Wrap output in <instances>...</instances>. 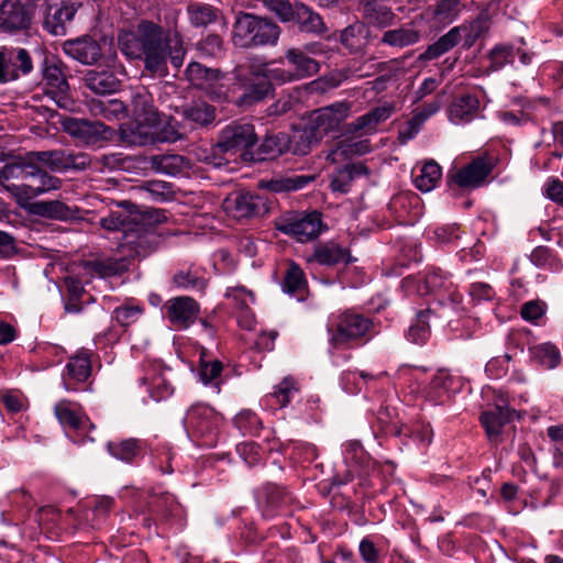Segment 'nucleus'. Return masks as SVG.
<instances>
[{
	"instance_id": "1",
	"label": "nucleus",
	"mask_w": 563,
	"mask_h": 563,
	"mask_svg": "<svg viewBox=\"0 0 563 563\" xmlns=\"http://www.w3.org/2000/svg\"><path fill=\"white\" fill-rule=\"evenodd\" d=\"M176 23V15L168 27L143 19L133 29L119 33V48L128 59L142 60L144 69L152 75L164 77L168 74L167 63L178 70L187 54Z\"/></svg>"
},
{
	"instance_id": "2",
	"label": "nucleus",
	"mask_w": 563,
	"mask_h": 563,
	"mask_svg": "<svg viewBox=\"0 0 563 563\" xmlns=\"http://www.w3.org/2000/svg\"><path fill=\"white\" fill-rule=\"evenodd\" d=\"M350 107L339 102L314 110L302 129L294 130L288 136V152L294 155H307L324 135L336 130L347 117Z\"/></svg>"
},
{
	"instance_id": "3",
	"label": "nucleus",
	"mask_w": 563,
	"mask_h": 563,
	"mask_svg": "<svg viewBox=\"0 0 563 563\" xmlns=\"http://www.w3.org/2000/svg\"><path fill=\"white\" fill-rule=\"evenodd\" d=\"M280 33V26L273 19L238 11L232 24L231 42L235 47L243 49L275 46Z\"/></svg>"
},
{
	"instance_id": "4",
	"label": "nucleus",
	"mask_w": 563,
	"mask_h": 563,
	"mask_svg": "<svg viewBox=\"0 0 563 563\" xmlns=\"http://www.w3.org/2000/svg\"><path fill=\"white\" fill-rule=\"evenodd\" d=\"M222 416L208 405L191 406L184 424L188 435L200 445L212 448L217 444Z\"/></svg>"
},
{
	"instance_id": "5",
	"label": "nucleus",
	"mask_w": 563,
	"mask_h": 563,
	"mask_svg": "<svg viewBox=\"0 0 563 563\" xmlns=\"http://www.w3.org/2000/svg\"><path fill=\"white\" fill-rule=\"evenodd\" d=\"M162 242L163 236L156 228L134 222L121 235L117 252L131 264V261L145 258L157 251Z\"/></svg>"
},
{
	"instance_id": "6",
	"label": "nucleus",
	"mask_w": 563,
	"mask_h": 563,
	"mask_svg": "<svg viewBox=\"0 0 563 563\" xmlns=\"http://www.w3.org/2000/svg\"><path fill=\"white\" fill-rule=\"evenodd\" d=\"M330 342L343 347L365 338L373 329V321L362 313L346 310L329 322Z\"/></svg>"
},
{
	"instance_id": "7",
	"label": "nucleus",
	"mask_w": 563,
	"mask_h": 563,
	"mask_svg": "<svg viewBox=\"0 0 563 563\" xmlns=\"http://www.w3.org/2000/svg\"><path fill=\"white\" fill-rule=\"evenodd\" d=\"M319 68V63L300 48H288L285 55L277 59V70H274L276 85L280 86L314 76Z\"/></svg>"
},
{
	"instance_id": "8",
	"label": "nucleus",
	"mask_w": 563,
	"mask_h": 563,
	"mask_svg": "<svg viewBox=\"0 0 563 563\" xmlns=\"http://www.w3.org/2000/svg\"><path fill=\"white\" fill-rule=\"evenodd\" d=\"M424 294H433L434 298L429 306L438 311L448 313L456 311L462 302V295L453 282L441 269L429 271L423 278Z\"/></svg>"
},
{
	"instance_id": "9",
	"label": "nucleus",
	"mask_w": 563,
	"mask_h": 563,
	"mask_svg": "<svg viewBox=\"0 0 563 563\" xmlns=\"http://www.w3.org/2000/svg\"><path fill=\"white\" fill-rule=\"evenodd\" d=\"M322 227V214L317 210L288 212L276 221V229L279 232L290 235L301 243L318 238Z\"/></svg>"
},
{
	"instance_id": "10",
	"label": "nucleus",
	"mask_w": 563,
	"mask_h": 563,
	"mask_svg": "<svg viewBox=\"0 0 563 563\" xmlns=\"http://www.w3.org/2000/svg\"><path fill=\"white\" fill-rule=\"evenodd\" d=\"M25 175L23 184L10 186L11 195L19 205H23L41 195L57 190L62 187V179L49 175L45 169L40 168L33 162Z\"/></svg>"
},
{
	"instance_id": "11",
	"label": "nucleus",
	"mask_w": 563,
	"mask_h": 563,
	"mask_svg": "<svg viewBox=\"0 0 563 563\" xmlns=\"http://www.w3.org/2000/svg\"><path fill=\"white\" fill-rule=\"evenodd\" d=\"M35 14L31 0H3L0 3V31L8 34L27 32Z\"/></svg>"
},
{
	"instance_id": "12",
	"label": "nucleus",
	"mask_w": 563,
	"mask_h": 563,
	"mask_svg": "<svg viewBox=\"0 0 563 563\" xmlns=\"http://www.w3.org/2000/svg\"><path fill=\"white\" fill-rule=\"evenodd\" d=\"M257 143L254 125L244 121H232L219 133L216 147L221 153L238 154L249 151Z\"/></svg>"
},
{
	"instance_id": "13",
	"label": "nucleus",
	"mask_w": 563,
	"mask_h": 563,
	"mask_svg": "<svg viewBox=\"0 0 563 563\" xmlns=\"http://www.w3.org/2000/svg\"><path fill=\"white\" fill-rule=\"evenodd\" d=\"M30 157L47 165L53 172L85 170L90 167L91 158L87 153L69 150L31 152Z\"/></svg>"
},
{
	"instance_id": "14",
	"label": "nucleus",
	"mask_w": 563,
	"mask_h": 563,
	"mask_svg": "<svg viewBox=\"0 0 563 563\" xmlns=\"http://www.w3.org/2000/svg\"><path fill=\"white\" fill-rule=\"evenodd\" d=\"M32 70L33 62L27 49L19 46H0V84L16 80Z\"/></svg>"
},
{
	"instance_id": "15",
	"label": "nucleus",
	"mask_w": 563,
	"mask_h": 563,
	"mask_svg": "<svg viewBox=\"0 0 563 563\" xmlns=\"http://www.w3.org/2000/svg\"><path fill=\"white\" fill-rule=\"evenodd\" d=\"M255 498L262 514L267 518L277 514H287L288 507L295 501L294 496L286 487L272 483L258 487Z\"/></svg>"
},
{
	"instance_id": "16",
	"label": "nucleus",
	"mask_w": 563,
	"mask_h": 563,
	"mask_svg": "<svg viewBox=\"0 0 563 563\" xmlns=\"http://www.w3.org/2000/svg\"><path fill=\"white\" fill-rule=\"evenodd\" d=\"M64 131L79 139L86 144H96L100 141L109 140L112 131L101 121H90L78 118H66L62 122Z\"/></svg>"
},
{
	"instance_id": "17",
	"label": "nucleus",
	"mask_w": 563,
	"mask_h": 563,
	"mask_svg": "<svg viewBox=\"0 0 563 563\" xmlns=\"http://www.w3.org/2000/svg\"><path fill=\"white\" fill-rule=\"evenodd\" d=\"M46 93L51 96L58 107L68 108L71 103L69 85L60 66L52 58H45L42 67Z\"/></svg>"
},
{
	"instance_id": "18",
	"label": "nucleus",
	"mask_w": 563,
	"mask_h": 563,
	"mask_svg": "<svg viewBox=\"0 0 563 563\" xmlns=\"http://www.w3.org/2000/svg\"><path fill=\"white\" fill-rule=\"evenodd\" d=\"M235 80L243 88V93L236 100L242 107L253 106L264 100L272 91L274 81L269 79H250L243 66H236L233 70Z\"/></svg>"
},
{
	"instance_id": "19",
	"label": "nucleus",
	"mask_w": 563,
	"mask_h": 563,
	"mask_svg": "<svg viewBox=\"0 0 563 563\" xmlns=\"http://www.w3.org/2000/svg\"><path fill=\"white\" fill-rule=\"evenodd\" d=\"M91 360L87 350H80L69 357L63 373L62 382L65 390L77 391L78 385L85 383L91 375Z\"/></svg>"
},
{
	"instance_id": "20",
	"label": "nucleus",
	"mask_w": 563,
	"mask_h": 563,
	"mask_svg": "<svg viewBox=\"0 0 563 563\" xmlns=\"http://www.w3.org/2000/svg\"><path fill=\"white\" fill-rule=\"evenodd\" d=\"M492 169L493 166L486 158L476 157L448 177L461 188H475L484 183Z\"/></svg>"
},
{
	"instance_id": "21",
	"label": "nucleus",
	"mask_w": 563,
	"mask_h": 563,
	"mask_svg": "<svg viewBox=\"0 0 563 563\" xmlns=\"http://www.w3.org/2000/svg\"><path fill=\"white\" fill-rule=\"evenodd\" d=\"M166 313L173 325L187 329L195 323L199 313V305L191 297H176L167 301Z\"/></svg>"
},
{
	"instance_id": "22",
	"label": "nucleus",
	"mask_w": 563,
	"mask_h": 563,
	"mask_svg": "<svg viewBox=\"0 0 563 563\" xmlns=\"http://www.w3.org/2000/svg\"><path fill=\"white\" fill-rule=\"evenodd\" d=\"M223 208L231 217L242 219L260 214L265 205L258 196L251 192H235L223 201Z\"/></svg>"
},
{
	"instance_id": "23",
	"label": "nucleus",
	"mask_w": 563,
	"mask_h": 563,
	"mask_svg": "<svg viewBox=\"0 0 563 563\" xmlns=\"http://www.w3.org/2000/svg\"><path fill=\"white\" fill-rule=\"evenodd\" d=\"M63 52L84 65H92L102 56L99 43L89 35L67 40L63 44Z\"/></svg>"
},
{
	"instance_id": "24",
	"label": "nucleus",
	"mask_w": 563,
	"mask_h": 563,
	"mask_svg": "<svg viewBox=\"0 0 563 563\" xmlns=\"http://www.w3.org/2000/svg\"><path fill=\"white\" fill-rule=\"evenodd\" d=\"M54 415L63 427L75 431H84L88 427L91 429L95 428L85 416L80 404L76 401L68 399L57 401L54 406Z\"/></svg>"
},
{
	"instance_id": "25",
	"label": "nucleus",
	"mask_w": 563,
	"mask_h": 563,
	"mask_svg": "<svg viewBox=\"0 0 563 563\" xmlns=\"http://www.w3.org/2000/svg\"><path fill=\"white\" fill-rule=\"evenodd\" d=\"M479 113L481 101L472 93L454 97L448 110L449 120L454 124L468 123L478 118Z\"/></svg>"
},
{
	"instance_id": "26",
	"label": "nucleus",
	"mask_w": 563,
	"mask_h": 563,
	"mask_svg": "<svg viewBox=\"0 0 563 563\" xmlns=\"http://www.w3.org/2000/svg\"><path fill=\"white\" fill-rule=\"evenodd\" d=\"M515 412L509 407L495 406L481 415V423L490 442L498 443L500 441L503 428L511 421Z\"/></svg>"
},
{
	"instance_id": "27",
	"label": "nucleus",
	"mask_w": 563,
	"mask_h": 563,
	"mask_svg": "<svg viewBox=\"0 0 563 563\" xmlns=\"http://www.w3.org/2000/svg\"><path fill=\"white\" fill-rule=\"evenodd\" d=\"M131 107L136 122L140 124L147 125L148 128H155L159 124V113L154 107V100L152 95L142 89L136 91L132 96Z\"/></svg>"
},
{
	"instance_id": "28",
	"label": "nucleus",
	"mask_w": 563,
	"mask_h": 563,
	"mask_svg": "<svg viewBox=\"0 0 563 563\" xmlns=\"http://www.w3.org/2000/svg\"><path fill=\"white\" fill-rule=\"evenodd\" d=\"M77 12L74 3L62 2L59 5H49L44 16L43 25L53 35H64L66 23L70 22Z\"/></svg>"
},
{
	"instance_id": "29",
	"label": "nucleus",
	"mask_w": 563,
	"mask_h": 563,
	"mask_svg": "<svg viewBox=\"0 0 563 563\" xmlns=\"http://www.w3.org/2000/svg\"><path fill=\"white\" fill-rule=\"evenodd\" d=\"M31 210L36 216L58 221H69L80 218L79 208L69 207L59 200L35 202Z\"/></svg>"
},
{
	"instance_id": "30",
	"label": "nucleus",
	"mask_w": 563,
	"mask_h": 563,
	"mask_svg": "<svg viewBox=\"0 0 563 563\" xmlns=\"http://www.w3.org/2000/svg\"><path fill=\"white\" fill-rule=\"evenodd\" d=\"M141 385L147 387L151 398L155 401H161L169 397L174 388L169 382L164 377L163 373L157 365H148L145 373L140 377Z\"/></svg>"
},
{
	"instance_id": "31",
	"label": "nucleus",
	"mask_w": 563,
	"mask_h": 563,
	"mask_svg": "<svg viewBox=\"0 0 563 563\" xmlns=\"http://www.w3.org/2000/svg\"><path fill=\"white\" fill-rule=\"evenodd\" d=\"M225 296L228 298H233L236 301L235 310L239 327L249 331L253 330L256 323L255 314L250 309L247 302L244 300V297L249 296L253 302V292L246 290L244 287H234L228 289Z\"/></svg>"
},
{
	"instance_id": "32",
	"label": "nucleus",
	"mask_w": 563,
	"mask_h": 563,
	"mask_svg": "<svg viewBox=\"0 0 563 563\" xmlns=\"http://www.w3.org/2000/svg\"><path fill=\"white\" fill-rule=\"evenodd\" d=\"M459 379L444 369L438 371L432 377L427 395L434 402H443L450 397L451 391L460 388Z\"/></svg>"
},
{
	"instance_id": "33",
	"label": "nucleus",
	"mask_w": 563,
	"mask_h": 563,
	"mask_svg": "<svg viewBox=\"0 0 563 563\" xmlns=\"http://www.w3.org/2000/svg\"><path fill=\"white\" fill-rule=\"evenodd\" d=\"M85 85L97 95H110L119 90L120 80L109 70H88L84 78Z\"/></svg>"
},
{
	"instance_id": "34",
	"label": "nucleus",
	"mask_w": 563,
	"mask_h": 563,
	"mask_svg": "<svg viewBox=\"0 0 563 563\" xmlns=\"http://www.w3.org/2000/svg\"><path fill=\"white\" fill-rule=\"evenodd\" d=\"M433 316L435 318H448V313H443L438 311L435 307L428 306L427 309L420 310L417 313V320L413 324L410 325L407 339L415 344H424L430 338V328L428 324V319Z\"/></svg>"
},
{
	"instance_id": "35",
	"label": "nucleus",
	"mask_w": 563,
	"mask_h": 563,
	"mask_svg": "<svg viewBox=\"0 0 563 563\" xmlns=\"http://www.w3.org/2000/svg\"><path fill=\"white\" fill-rule=\"evenodd\" d=\"M186 13L192 27L205 29L218 21L221 10L209 3L192 1L188 3Z\"/></svg>"
},
{
	"instance_id": "36",
	"label": "nucleus",
	"mask_w": 563,
	"mask_h": 563,
	"mask_svg": "<svg viewBox=\"0 0 563 563\" xmlns=\"http://www.w3.org/2000/svg\"><path fill=\"white\" fill-rule=\"evenodd\" d=\"M314 179L312 175H280L262 181V187L273 192H288L302 189Z\"/></svg>"
},
{
	"instance_id": "37",
	"label": "nucleus",
	"mask_w": 563,
	"mask_h": 563,
	"mask_svg": "<svg viewBox=\"0 0 563 563\" xmlns=\"http://www.w3.org/2000/svg\"><path fill=\"white\" fill-rule=\"evenodd\" d=\"M32 159L35 158L29 155L27 158L18 157L15 161L0 167V184L4 190L11 194L10 186L23 184Z\"/></svg>"
},
{
	"instance_id": "38",
	"label": "nucleus",
	"mask_w": 563,
	"mask_h": 563,
	"mask_svg": "<svg viewBox=\"0 0 563 563\" xmlns=\"http://www.w3.org/2000/svg\"><path fill=\"white\" fill-rule=\"evenodd\" d=\"M291 21H296L301 31L320 34L325 31V24L317 12L303 3L292 7Z\"/></svg>"
},
{
	"instance_id": "39",
	"label": "nucleus",
	"mask_w": 563,
	"mask_h": 563,
	"mask_svg": "<svg viewBox=\"0 0 563 563\" xmlns=\"http://www.w3.org/2000/svg\"><path fill=\"white\" fill-rule=\"evenodd\" d=\"M368 30L362 22H354L341 31L340 43L351 53H361L367 45Z\"/></svg>"
},
{
	"instance_id": "40",
	"label": "nucleus",
	"mask_w": 563,
	"mask_h": 563,
	"mask_svg": "<svg viewBox=\"0 0 563 563\" xmlns=\"http://www.w3.org/2000/svg\"><path fill=\"white\" fill-rule=\"evenodd\" d=\"M181 115L194 126H208L216 120V108L205 101H196L184 106Z\"/></svg>"
},
{
	"instance_id": "41",
	"label": "nucleus",
	"mask_w": 563,
	"mask_h": 563,
	"mask_svg": "<svg viewBox=\"0 0 563 563\" xmlns=\"http://www.w3.org/2000/svg\"><path fill=\"white\" fill-rule=\"evenodd\" d=\"M453 29L459 30L460 42L464 40V46L471 47L475 42L484 37L490 29V20L487 14L481 13L470 23H464Z\"/></svg>"
},
{
	"instance_id": "42",
	"label": "nucleus",
	"mask_w": 563,
	"mask_h": 563,
	"mask_svg": "<svg viewBox=\"0 0 563 563\" xmlns=\"http://www.w3.org/2000/svg\"><path fill=\"white\" fill-rule=\"evenodd\" d=\"M85 267L90 273H93L100 277H110L122 275L129 271L130 263L124 258L123 255L119 258L106 257L101 260L88 261L85 263Z\"/></svg>"
},
{
	"instance_id": "43",
	"label": "nucleus",
	"mask_w": 563,
	"mask_h": 563,
	"mask_svg": "<svg viewBox=\"0 0 563 563\" xmlns=\"http://www.w3.org/2000/svg\"><path fill=\"white\" fill-rule=\"evenodd\" d=\"M385 375V372L373 374L366 371H345L341 375V385L346 393L356 395Z\"/></svg>"
},
{
	"instance_id": "44",
	"label": "nucleus",
	"mask_w": 563,
	"mask_h": 563,
	"mask_svg": "<svg viewBox=\"0 0 563 563\" xmlns=\"http://www.w3.org/2000/svg\"><path fill=\"white\" fill-rule=\"evenodd\" d=\"M142 441L135 438L113 440L107 443V451L114 459L132 463L142 453Z\"/></svg>"
},
{
	"instance_id": "45",
	"label": "nucleus",
	"mask_w": 563,
	"mask_h": 563,
	"mask_svg": "<svg viewBox=\"0 0 563 563\" xmlns=\"http://www.w3.org/2000/svg\"><path fill=\"white\" fill-rule=\"evenodd\" d=\"M347 253L333 242L319 244L308 257L309 262H316L324 266H334L346 261Z\"/></svg>"
},
{
	"instance_id": "46",
	"label": "nucleus",
	"mask_w": 563,
	"mask_h": 563,
	"mask_svg": "<svg viewBox=\"0 0 563 563\" xmlns=\"http://www.w3.org/2000/svg\"><path fill=\"white\" fill-rule=\"evenodd\" d=\"M460 43L459 30L451 29L439 37L437 42L429 45L424 52L418 56L419 62H429L437 59L454 48Z\"/></svg>"
},
{
	"instance_id": "47",
	"label": "nucleus",
	"mask_w": 563,
	"mask_h": 563,
	"mask_svg": "<svg viewBox=\"0 0 563 563\" xmlns=\"http://www.w3.org/2000/svg\"><path fill=\"white\" fill-rule=\"evenodd\" d=\"M363 18L373 26L386 27L394 22L395 14L387 5L367 1L363 5Z\"/></svg>"
},
{
	"instance_id": "48",
	"label": "nucleus",
	"mask_w": 563,
	"mask_h": 563,
	"mask_svg": "<svg viewBox=\"0 0 563 563\" xmlns=\"http://www.w3.org/2000/svg\"><path fill=\"white\" fill-rule=\"evenodd\" d=\"M463 0H439L432 9V19L444 25L453 23L464 10Z\"/></svg>"
},
{
	"instance_id": "49",
	"label": "nucleus",
	"mask_w": 563,
	"mask_h": 563,
	"mask_svg": "<svg viewBox=\"0 0 563 563\" xmlns=\"http://www.w3.org/2000/svg\"><path fill=\"white\" fill-rule=\"evenodd\" d=\"M419 40L420 34L417 30L401 26L386 31L379 42L391 47L402 48L416 44Z\"/></svg>"
},
{
	"instance_id": "50",
	"label": "nucleus",
	"mask_w": 563,
	"mask_h": 563,
	"mask_svg": "<svg viewBox=\"0 0 563 563\" xmlns=\"http://www.w3.org/2000/svg\"><path fill=\"white\" fill-rule=\"evenodd\" d=\"M152 166L159 173L176 176L189 166V161L178 154L155 155Z\"/></svg>"
},
{
	"instance_id": "51",
	"label": "nucleus",
	"mask_w": 563,
	"mask_h": 563,
	"mask_svg": "<svg viewBox=\"0 0 563 563\" xmlns=\"http://www.w3.org/2000/svg\"><path fill=\"white\" fill-rule=\"evenodd\" d=\"M250 79L266 78L276 84L274 70H277V59L266 62L262 57L253 56L242 65Z\"/></svg>"
},
{
	"instance_id": "52",
	"label": "nucleus",
	"mask_w": 563,
	"mask_h": 563,
	"mask_svg": "<svg viewBox=\"0 0 563 563\" xmlns=\"http://www.w3.org/2000/svg\"><path fill=\"white\" fill-rule=\"evenodd\" d=\"M489 65L485 74H490L503 69L507 65H512L515 60V47L510 44H497L488 53Z\"/></svg>"
},
{
	"instance_id": "53",
	"label": "nucleus",
	"mask_w": 563,
	"mask_h": 563,
	"mask_svg": "<svg viewBox=\"0 0 563 563\" xmlns=\"http://www.w3.org/2000/svg\"><path fill=\"white\" fill-rule=\"evenodd\" d=\"M442 176L441 166L434 162H427L415 177L416 187L423 192L431 191Z\"/></svg>"
},
{
	"instance_id": "54",
	"label": "nucleus",
	"mask_w": 563,
	"mask_h": 563,
	"mask_svg": "<svg viewBox=\"0 0 563 563\" xmlns=\"http://www.w3.org/2000/svg\"><path fill=\"white\" fill-rule=\"evenodd\" d=\"M288 135L280 133L277 135L266 136L258 147V159H273L288 152Z\"/></svg>"
},
{
	"instance_id": "55",
	"label": "nucleus",
	"mask_w": 563,
	"mask_h": 563,
	"mask_svg": "<svg viewBox=\"0 0 563 563\" xmlns=\"http://www.w3.org/2000/svg\"><path fill=\"white\" fill-rule=\"evenodd\" d=\"M536 362L547 368H554L561 361L559 349L552 343H542L530 349Z\"/></svg>"
},
{
	"instance_id": "56",
	"label": "nucleus",
	"mask_w": 563,
	"mask_h": 563,
	"mask_svg": "<svg viewBox=\"0 0 563 563\" xmlns=\"http://www.w3.org/2000/svg\"><path fill=\"white\" fill-rule=\"evenodd\" d=\"M307 286L303 271L299 265L291 262L286 271L283 288L288 294H296L303 290Z\"/></svg>"
},
{
	"instance_id": "57",
	"label": "nucleus",
	"mask_w": 563,
	"mask_h": 563,
	"mask_svg": "<svg viewBox=\"0 0 563 563\" xmlns=\"http://www.w3.org/2000/svg\"><path fill=\"white\" fill-rule=\"evenodd\" d=\"M233 423L243 435H256L262 428L261 419L252 410L239 412L234 417Z\"/></svg>"
},
{
	"instance_id": "58",
	"label": "nucleus",
	"mask_w": 563,
	"mask_h": 563,
	"mask_svg": "<svg viewBox=\"0 0 563 563\" xmlns=\"http://www.w3.org/2000/svg\"><path fill=\"white\" fill-rule=\"evenodd\" d=\"M134 223L133 214L124 212H111L107 217L100 219V227L108 231H121L122 234Z\"/></svg>"
},
{
	"instance_id": "59",
	"label": "nucleus",
	"mask_w": 563,
	"mask_h": 563,
	"mask_svg": "<svg viewBox=\"0 0 563 563\" xmlns=\"http://www.w3.org/2000/svg\"><path fill=\"white\" fill-rule=\"evenodd\" d=\"M299 391L298 383L292 377H285L276 387L271 397L276 398L280 407L287 406Z\"/></svg>"
},
{
	"instance_id": "60",
	"label": "nucleus",
	"mask_w": 563,
	"mask_h": 563,
	"mask_svg": "<svg viewBox=\"0 0 563 563\" xmlns=\"http://www.w3.org/2000/svg\"><path fill=\"white\" fill-rule=\"evenodd\" d=\"M343 446V456L347 465L363 466L369 461L360 441L351 440L345 442Z\"/></svg>"
},
{
	"instance_id": "61",
	"label": "nucleus",
	"mask_w": 563,
	"mask_h": 563,
	"mask_svg": "<svg viewBox=\"0 0 563 563\" xmlns=\"http://www.w3.org/2000/svg\"><path fill=\"white\" fill-rule=\"evenodd\" d=\"M173 282L177 287L184 289H205L206 287L205 279L191 268L177 272L173 277Z\"/></svg>"
},
{
	"instance_id": "62",
	"label": "nucleus",
	"mask_w": 563,
	"mask_h": 563,
	"mask_svg": "<svg viewBox=\"0 0 563 563\" xmlns=\"http://www.w3.org/2000/svg\"><path fill=\"white\" fill-rule=\"evenodd\" d=\"M148 195L158 202L172 200L174 198L173 186L162 180H148L143 185Z\"/></svg>"
},
{
	"instance_id": "63",
	"label": "nucleus",
	"mask_w": 563,
	"mask_h": 563,
	"mask_svg": "<svg viewBox=\"0 0 563 563\" xmlns=\"http://www.w3.org/2000/svg\"><path fill=\"white\" fill-rule=\"evenodd\" d=\"M197 49L201 55L217 57L223 52V40L218 34H208L197 43Z\"/></svg>"
},
{
	"instance_id": "64",
	"label": "nucleus",
	"mask_w": 563,
	"mask_h": 563,
	"mask_svg": "<svg viewBox=\"0 0 563 563\" xmlns=\"http://www.w3.org/2000/svg\"><path fill=\"white\" fill-rule=\"evenodd\" d=\"M214 73L216 70L192 62L186 68V78L194 86H202L205 80L214 78Z\"/></svg>"
}]
</instances>
